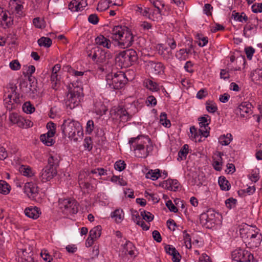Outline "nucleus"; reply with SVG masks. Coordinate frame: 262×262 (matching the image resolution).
I'll list each match as a JSON object with an SVG mask.
<instances>
[{
  "instance_id": "1",
  "label": "nucleus",
  "mask_w": 262,
  "mask_h": 262,
  "mask_svg": "<svg viewBox=\"0 0 262 262\" xmlns=\"http://www.w3.org/2000/svg\"><path fill=\"white\" fill-rule=\"evenodd\" d=\"M111 37L118 41V46L123 49L130 47L134 41L131 30L126 26H115L112 30Z\"/></svg>"
},
{
  "instance_id": "2",
  "label": "nucleus",
  "mask_w": 262,
  "mask_h": 262,
  "mask_svg": "<svg viewBox=\"0 0 262 262\" xmlns=\"http://www.w3.org/2000/svg\"><path fill=\"white\" fill-rule=\"evenodd\" d=\"M150 139L148 136L139 135L137 137L131 138L128 141L130 149L135 152L136 157L145 158L151 150V147L147 143H150Z\"/></svg>"
},
{
  "instance_id": "3",
  "label": "nucleus",
  "mask_w": 262,
  "mask_h": 262,
  "mask_svg": "<svg viewBox=\"0 0 262 262\" xmlns=\"http://www.w3.org/2000/svg\"><path fill=\"white\" fill-rule=\"evenodd\" d=\"M63 135L68 136L71 140L77 141L82 139L83 133L81 124L77 121L68 119L64 120L61 126Z\"/></svg>"
},
{
  "instance_id": "4",
  "label": "nucleus",
  "mask_w": 262,
  "mask_h": 262,
  "mask_svg": "<svg viewBox=\"0 0 262 262\" xmlns=\"http://www.w3.org/2000/svg\"><path fill=\"white\" fill-rule=\"evenodd\" d=\"M138 58L136 51L130 49L120 52L116 57L115 61L121 68H126L134 64Z\"/></svg>"
},
{
  "instance_id": "5",
  "label": "nucleus",
  "mask_w": 262,
  "mask_h": 262,
  "mask_svg": "<svg viewBox=\"0 0 262 262\" xmlns=\"http://www.w3.org/2000/svg\"><path fill=\"white\" fill-rule=\"evenodd\" d=\"M105 80L106 86L114 90H119L123 88L128 80L125 74L121 71L107 74Z\"/></svg>"
},
{
  "instance_id": "6",
  "label": "nucleus",
  "mask_w": 262,
  "mask_h": 262,
  "mask_svg": "<svg viewBox=\"0 0 262 262\" xmlns=\"http://www.w3.org/2000/svg\"><path fill=\"white\" fill-rule=\"evenodd\" d=\"M83 96L82 88L75 86L73 89L70 88L67 96V99L65 102L67 107L71 110L74 108L78 105Z\"/></svg>"
},
{
  "instance_id": "7",
  "label": "nucleus",
  "mask_w": 262,
  "mask_h": 262,
  "mask_svg": "<svg viewBox=\"0 0 262 262\" xmlns=\"http://www.w3.org/2000/svg\"><path fill=\"white\" fill-rule=\"evenodd\" d=\"M59 207L62 213L66 215L76 214L78 211L77 201L71 199H60Z\"/></svg>"
},
{
  "instance_id": "8",
  "label": "nucleus",
  "mask_w": 262,
  "mask_h": 262,
  "mask_svg": "<svg viewBox=\"0 0 262 262\" xmlns=\"http://www.w3.org/2000/svg\"><path fill=\"white\" fill-rule=\"evenodd\" d=\"M47 128H49L48 132L40 135V141L46 145L50 146H52L55 142L53 139L55 134V125L53 122L48 123L47 125Z\"/></svg>"
},
{
  "instance_id": "9",
  "label": "nucleus",
  "mask_w": 262,
  "mask_h": 262,
  "mask_svg": "<svg viewBox=\"0 0 262 262\" xmlns=\"http://www.w3.org/2000/svg\"><path fill=\"white\" fill-rule=\"evenodd\" d=\"M126 106H130L131 107H133L134 111L132 112L129 111L128 108H126L121 105L118 106L117 110L116 112L120 120L123 122H126L130 120L137 110L135 103L126 105Z\"/></svg>"
},
{
  "instance_id": "10",
  "label": "nucleus",
  "mask_w": 262,
  "mask_h": 262,
  "mask_svg": "<svg viewBox=\"0 0 262 262\" xmlns=\"http://www.w3.org/2000/svg\"><path fill=\"white\" fill-rule=\"evenodd\" d=\"M88 56L91 57L97 64L105 63L106 60V52L98 48H94L91 53L88 52Z\"/></svg>"
},
{
  "instance_id": "11",
  "label": "nucleus",
  "mask_w": 262,
  "mask_h": 262,
  "mask_svg": "<svg viewBox=\"0 0 262 262\" xmlns=\"http://www.w3.org/2000/svg\"><path fill=\"white\" fill-rule=\"evenodd\" d=\"M200 219L201 223L207 228H211L215 225V213L212 210H208L207 212L202 213Z\"/></svg>"
},
{
  "instance_id": "12",
  "label": "nucleus",
  "mask_w": 262,
  "mask_h": 262,
  "mask_svg": "<svg viewBox=\"0 0 262 262\" xmlns=\"http://www.w3.org/2000/svg\"><path fill=\"white\" fill-rule=\"evenodd\" d=\"M24 192L32 200H36L38 195L39 188L35 183L27 182L24 186Z\"/></svg>"
},
{
  "instance_id": "13",
  "label": "nucleus",
  "mask_w": 262,
  "mask_h": 262,
  "mask_svg": "<svg viewBox=\"0 0 262 262\" xmlns=\"http://www.w3.org/2000/svg\"><path fill=\"white\" fill-rule=\"evenodd\" d=\"M57 173V169L47 165L41 171L39 174V178L42 182H46L53 179L56 176Z\"/></svg>"
},
{
  "instance_id": "14",
  "label": "nucleus",
  "mask_w": 262,
  "mask_h": 262,
  "mask_svg": "<svg viewBox=\"0 0 262 262\" xmlns=\"http://www.w3.org/2000/svg\"><path fill=\"white\" fill-rule=\"evenodd\" d=\"M252 105L251 103L245 101L242 102L235 110V112L237 115H240L241 117H247L252 113Z\"/></svg>"
},
{
  "instance_id": "15",
  "label": "nucleus",
  "mask_w": 262,
  "mask_h": 262,
  "mask_svg": "<svg viewBox=\"0 0 262 262\" xmlns=\"http://www.w3.org/2000/svg\"><path fill=\"white\" fill-rule=\"evenodd\" d=\"M87 5L86 0H73L69 4V9L72 12L81 11Z\"/></svg>"
},
{
  "instance_id": "16",
  "label": "nucleus",
  "mask_w": 262,
  "mask_h": 262,
  "mask_svg": "<svg viewBox=\"0 0 262 262\" xmlns=\"http://www.w3.org/2000/svg\"><path fill=\"white\" fill-rule=\"evenodd\" d=\"M147 66L151 69L152 73L156 75L163 73L165 69L164 66L160 62H156L150 60L147 62Z\"/></svg>"
},
{
  "instance_id": "17",
  "label": "nucleus",
  "mask_w": 262,
  "mask_h": 262,
  "mask_svg": "<svg viewBox=\"0 0 262 262\" xmlns=\"http://www.w3.org/2000/svg\"><path fill=\"white\" fill-rule=\"evenodd\" d=\"M162 15H166V14L162 13L161 10H151L150 9L146 18L152 21H160L163 19Z\"/></svg>"
},
{
  "instance_id": "18",
  "label": "nucleus",
  "mask_w": 262,
  "mask_h": 262,
  "mask_svg": "<svg viewBox=\"0 0 262 262\" xmlns=\"http://www.w3.org/2000/svg\"><path fill=\"white\" fill-rule=\"evenodd\" d=\"M250 77L255 84L262 85V68L253 70L250 73Z\"/></svg>"
},
{
  "instance_id": "19",
  "label": "nucleus",
  "mask_w": 262,
  "mask_h": 262,
  "mask_svg": "<svg viewBox=\"0 0 262 262\" xmlns=\"http://www.w3.org/2000/svg\"><path fill=\"white\" fill-rule=\"evenodd\" d=\"M179 183L178 180L176 179H168L165 181L162 186L163 188L167 189L169 190L176 191L179 187Z\"/></svg>"
},
{
  "instance_id": "20",
  "label": "nucleus",
  "mask_w": 262,
  "mask_h": 262,
  "mask_svg": "<svg viewBox=\"0 0 262 262\" xmlns=\"http://www.w3.org/2000/svg\"><path fill=\"white\" fill-rule=\"evenodd\" d=\"M246 250H242V249L235 250L232 253V257L233 260L237 262H246Z\"/></svg>"
},
{
  "instance_id": "21",
  "label": "nucleus",
  "mask_w": 262,
  "mask_h": 262,
  "mask_svg": "<svg viewBox=\"0 0 262 262\" xmlns=\"http://www.w3.org/2000/svg\"><path fill=\"white\" fill-rule=\"evenodd\" d=\"M25 213L26 216L33 219H37L41 214L40 209L37 207H28L25 209Z\"/></svg>"
},
{
  "instance_id": "22",
  "label": "nucleus",
  "mask_w": 262,
  "mask_h": 262,
  "mask_svg": "<svg viewBox=\"0 0 262 262\" xmlns=\"http://www.w3.org/2000/svg\"><path fill=\"white\" fill-rule=\"evenodd\" d=\"M95 42L97 45L110 49L111 47V41L103 35H100L95 38Z\"/></svg>"
},
{
  "instance_id": "23",
  "label": "nucleus",
  "mask_w": 262,
  "mask_h": 262,
  "mask_svg": "<svg viewBox=\"0 0 262 262\" xmlns=\"http://www.w3.org/2000/svg\"><path fill=\"white\" fill-rule=\"evenodd\" d=\"M88 177L86 171H81L78 176V183L80 187L89 189L91 186L90 183L85 180V177Z\"/></svg>"
},
{
  "instance_id": "24",
  "label": "nucleus",
  "mask_w": 262,
  "mask_h": 262,
  "mask_svg": "<svg viewBox=\"0 0 262 262\" xmlns=\"http://www.w3.org/2000/svg\"><path fill=\"white\" fill-rule=\"evenodd\" d=\"M60 158L59 156L56 154L53 155H50L48 160V165L50 167H53L54 169H57V167L59 166V163Z\"/></svg>"
},
{
  "instance_id": "25",
  "label": "nucleus",
  "mask_w": 262,
  "mask_h": 262,
  "mask_svg": "<svg viewBox=\"0 0 262 262\" xmlns=\"http://www.w3.org/2000/svg\"><path fill=\"white\" fill-rule=\"evenodd\" d=\"M158 54L164 59L168 60L171 58L172 53L167 48H164L162 44L159 45Z\"/></svg>"
},
{
  "instance_id": "26",
  "label": "nucleus",
  "mask_w": 262,
  "mask_h": 262,
  "mask_svg": "<svg viewBox=\"0 0 262 262\" xmlns=\"http://www.w3.org/2000/svg\"><path fill=\"white\" fill-rule=\"evenodd\" d=\"M9 118L11 123L17 124L19 127H20V126H23L24 125L22 123L23 117L16 113H11Z\"/></svg>"
},
{
  "instance_id": "27",
  "label": "nucleus",
  "mask_w": 262,
  "mask_h": 262,
  "mask_svg": "<svg viewBox=\"0 0 262 262\" xmlns=\"http://www.w3.org/2000/svg\"><path fill=\"white\" fill-rule=\"evenodd\" d=\"M144 85L152 92H158L160 90L158 84L149 79L144 80Z\"/></svg>"
},
{
  "instance_id": "28",
  "label": "nucleus",
  "mask_w": 262,
  "mask_h": 262,
  "mask_svg": "<svg viewBox=\"0 0 262 262\" xmlns=\"http://www.w3.org/2000/svg\"><path fill=\"white\" fill-rule=\"evenodd\" d=\"M124 212L122 209H116L111 213V217L114 219L117 223H120L124 219Z\"/></svg>"
},
{
  "instance_id": "29",
  "label": "nucleus",
  "mask_w": 262,
  "mask_h": 262,
  "mask_svg": "<svg viewBox=\"0 0 262 262\" xmlns=\"http://www.w3.org/2000/svg\"><path fill=\"white\" fill-rule=\"evenodd\" d=\"M189 146L187 144H184L178 152V157L177 160L181 161L186 159L188 154Z\"/></svg>"
},
{
  "instance_id": "30",
  "label": "nucleus",
  "mask_w": 262,
  "mask_h": 262,
  "mask_svg": "<svg viewBox=\"0 0 262 262\" xmlns=\"http://www.w3.org/2000/svg\"><path fill=\"white\" fill-rule=\"evenodd\" d=\"M233 140L232 136L230 133L221 135L219 138V142L222 145H228Z\"/></svg>"
},
{
  "instance_id": "31",
  "label": "nucleus",
  "mask_w": 262,
  "mask_h": 262,
  "mask_svg": "<svg viewBox=\"0 0 262 262\" xmlns=\"http://www.w3.org/2000/svg\"><path fill=\"white\" fill-rule=\"evenodd\" d=\"M232 17H233L234 19L239 22H247L248 20V17L244 12L239 13L236 12L235 11H233L232 13Z\"/></svg>"
},
{
  "instance_id": "32",
  "label": "nucleus",
  "mask_w": 262,
  "mask_h": 262,
  "mask_svg": "<svg viewBox=\"0 0 262 262\" xmlns=\"http://www.w3.org/2000/svg\"><path fill=\"white\" fill-rule=\"evenodd\" d=\"M198 120L200 121V127H208L209 129H210V127L208 126L211 122V118L209 115H205L204 116L199 118Z\"/></svg>"
},
{
  "instance_id": "33",
  "label": "nucleus",
  "mask_w": 262,
  "mask_h": 262,
  "mask_svg": "<svg viewBox=\"0 0 262 262\" xmlns=\"http://www.w3.org/2000/svg\"><path fill=\"white\" fill-rule=\"evenodd\" d=\"M218 182L222 190L228 191L230 189V184L225 177H220Z\"/></svg>"
},
{
  "instance_id": "34",
  "label": "nucleus",
  "mask_w": 262,
  "mask_h": 262,
  "mask_svg": "<svg viewBox=\"0 0 262 262\" xmlns=\"http://www.w3.org/2000/svg\"><path fill=\"white\" fill-rule=\"evenodd\" d=\"M37 42L40 47L49 48L52 44L51 38L46 37H41L38 40Z\"/></svg>"
},
{
  "instance_id": "35",
  "label": "nucleus",
  "mask_w": 262,
  "mask_h": 262,
  "mask_svg": "<svg viewBox=\"0 0 262 262\" xmlns=\"http://www.w3.org/2000/svg\"><path fill=\"white\" fill-rule=\"evenodd\" d=\"M102 228L98 225L92 229L89 233V235L96 239H98L101 234Z\"/></svg>"
},
{
  "instance_id": "36",
  "label": "nucleus",
  "mask_w": 262,
  "mask_h": 262,
  "mask_svg": "<svg viewBox=\"0 0 262 262\" xmlns=\"http://www.w3.org/2000/svg\"><path fill=\"white\" fill-rule=\"evenodd\" d=\"M134 10L137 13L146 18L150 8L148 7H143L139 5H136L134 7Z\"/></svg>"
},
{
  "instance_id": "37",
  "label": "nucleus",
  "mask_w": 262,
  "mask_h": 262,
  "mask_svg": "<svg viewBox=\"0 0 262 262\" xmlns=\"http://www.w3.org/2000/svg\"><path fill=\"white\" fill-rule=\"evenodd\" d=\"M135 248V246L132 242L130 241H127L124 245L123 252H124L126 254H129L130 256H133L135 254L134 251V249Z\"/></svg>"
},
{
  "instance_id": "38",
  "label": "nucleus",
  "mask_w": 262,
  "mask_h": 262,
  "mask_svg": "<svg viewBox=\"0 0 262 262\" xmlns=\"http://www.w3.org/2000/svg\"><path fill=\"white\" fill-rule=\"evenodd\" d=\"M11 187L5 181L0 180V193L6 195L10 191Z\"/></svg>"
},
{
  "instance_id": "39",
  "label": "nucleus",
  "mask_w": 262,
  "mask_h": 262,
  "mask_svg": "<svg viewBox=\"0 0 262 262\" xmlns=\"http://www.w3.org/2000/svg\"><path fill=\"white\" fill-rule=\"evenodd\" d=\"M161 176L160 170L157 169L156 170H150L146 174V178L150 179L152 180H156Z\"/></svg>"
},
{
  "instance_id": "40",
  "label": "nucleus",
  "mask_w": 262,
  "mask_h": 262,
  "mask_svg": "<svg viewBox=\"0 0 262 262\" xmlns=\"http://www.w3.org/2000/svg\"><path fill=\"white\" fill-rule=\"evenodd\" d=\"M206 110L210 113H214L217 110V106L213 101L208 100L205 103Z\"/></svg>"
},
{
  "instance_id": "41",
  "label": "nucleus",
  "mask_w": 262,
  "mask_h": 262,
  "mask_svg": "<svg viewBox=\"0 0 262 262\" xmlns=\"http://www.w3.org/2000/svg\"><path fill=\"white\" fill-rule=\"evenodd\" d=\"M4 21L7 27H9L13 25V19L11 17H8L7 12L5 11L2 14V16H0V22Z\"/></svg>"
},
{
  "instance_id": "42",
  "label": "nucleus",
  "mask_w": 262,
  "mask_h": 262,
  "mask_svg": "<svg viewBox=\"0 0 262 262\" xmlns=\"http://www.w3.org/2000/svg\"><path fill=\"white\" fill-rule=\"evenodd\" d=\"M160 122L166 127H169L171 126L170 121L167 119V114L165 112L161 113L160 115Z\"/></svg>"
},
{
  "instance_id": "43",
  "label": "nucleus",
  "mask_w": 262,
  "mask_h": 262,
  "mask_svg": "<svg viewBox=\"0 0 262 262\" xmlns=\"http://www.w3.org/2000/svg\"><path fill=\"white\" fill-rule=\"evenodd\" d=\"M20 171L24 176L31 177L33 176V173L31 167L22 165L20 168Z\"/></svg>"
},
{
  "instance_id": "44",
  "label": "nucleus",
  "mask_w": 262,
  "mask_h": 262,
  "mask_svg": "<svg viewBox=\"0 0 262 262\" xmlns=\"http://www.w3.org/2000/svg\"><path fill=\"white\" fill-rule=\"evenodd\" d=\"M183 240L184 242L185 246L186 248L190 249L191 248L192 246L190 235L189 234L187 233L186 230H184L183 231Z\"/></svg>"
},
{
  "instance_id": "45",
  "label": "nucleus",
  "mask_w": 262,
  "mask_h": 262,
  "mask_svg": "<svg viewBox=\"0 0 262 262\" xmlns=\"http://www.w3.org/2000/svg\"><path fill=\"white\" fill-rule=\"evenodd\" d=\"M223 154L220 152H219V159L217 160H215L213 161V166L214 168L217 171H220L222 169V155Z\"/></svg>"
},
{
  "instance_id": "46",
  "label": "nucleus",
  "mask_w": 262,
  "mask_h": 262,
  "mask_svg": "<svg viewBox=\"0 0 262 262\" xmlns=\"http://www.w3.org/2000/svg\"><path fill=\"white\" fill-rule=\"evenodd\" d=\"M23 109L27 114H31L35 111L34 107L30 102H25L23 105Z\"/></svg>"
},
{
  "instance_id": "47",
  "label": "nucleus",
  "mask_w": 262,
  "mask_h": 262,
  "mask_svg": "<svg viewBox=\"0 0 262 262\" xmlns=\"http://www.w3.org/2000/svg\"><path fill=\"white\" fill-rule=\"evenodd\" d=\"M141 215L142 216L143 219L147 222L152 221L154 219V216L150 212L146 211L145 210L141 211Z\"/></svg>"
},
{
  "instance_id": "48",
  "label": "nucleus",
  "mask_w": 262,
  "mask_h": 262,
  "mask_svg": "<svg viewBox=\"0 0 262 262\" xmlns=\"http://www.w3.org/2000/svg\"><path fill=\"white\" fill-rule=\"evenodd\" d=\"M99 254V249L98 246L95 245L93 247L92 252L91 253V257L88 259L89 261H91L97 258Z\"/></svg>"
},
{
  "instance_id": "49",
  "label": "nucleus",
  "mask_w": 262,
  "mask_h": 262,
  "mask_svg": "<svg viewBox=\"0 0 262 262\" xmlns=\"http://www.w3.org/2000/svg\"><path fill=\"white\" fill-rule=\"evenodd\" d=\"M190 133L191 134L190 137L193 140H195V141H196L197 138L200 136V133L198 132L196 128L194 126H191L190 127Z\"/></svg>"
},
{
  "instance_id": "50",
  "label": "nucleus",
  "mask_w": 262,
  "mask_h": 262,
  "mask_svg": "<svg viewBox=\"0 0 262 262\" xmlns=\"http://www.w3.org/2000/svg\"><path fill=\"white\" fill-rule=\"evenodd\" d=\"M237 200L233 198H230L225 201L226 207L229 209H231L235 206Z\"/></svg>"
},
{
  "instance_id": "51",
  "label": "nucleus",
  "mask_w": 262,
  "mask_h": 262,
  "mask_svg": "<svg viewBox=\"0 0 262 262\" xmlns=\"http://www.w3.org/2000/svg\"><path fill=\"white\" fill-rule=\"evenodd\" d=\"M145 103L147 106H155L157 105V99L152 96L150 95L147 97Z\"/></svg>"
},
{
  "instance_id": "52",
  "label": "nucleus",
  "mask_w": 262,
  "mask_h": 262,
  "mask_svg": "<svg viewBox=\"0 0 262 262\" xmlns=\"http://www.w3.org/2000/svg\"><path fill=\"white\" fill-rule=\"evenodd\" d=\"M125 165L126 164L124 161L119 160L115 163L114 167L116 170L121 171L125 169Z\"/></svg>"
},
{
  "instance_id": "53",
  "label": "nucleus",
  "mask_w": 262,
  "mask_h": 262,
  "mask_svg": "<svg viewBox=\"0 0 262 262\" xmlns=\"http://www.w3.org/2000/svg\"><path fill=\"white\" fill-rule=\"evenodd\" d=\"M245 53L247 55V57L248 59L251 60L252 56L255 53V49L252 47H248L245 49Z\"/></svg>"
},
{
  "instance_id": "54",
  "label": "nucleus",
  "mask_w": 262,
  "mask_h": 262,
  "mask_svg": "<svg viewBox=\"0 0 262 262\" xmlns=\"http://www.w3.org/2000/svg\"><path fill=\"white\" fill-rule=\"evenodd\" d=\"M166 42L171 50H174L176 48L177 43L173 37H168L166 40Z\"/></svg>"
},
{
  "instance_id": "55",
  "label": "nucleus",
  "mask_w": 262,
  "mask_h": 262,
  "mask_svg": "<svg viewBox=\"0 0 262 262\" xmlns=\"http://www.w3.org/2000/svg\"><path fill=\"white\" fill-rule=\"evenodd\" d=\"M40 256L45 261L48 262H51L53 259L52 256L50 255L46 250H42L40 253Z\"/></svg>"
},
{
  "instance_id": "56",
  "label": "nucleus",
  "mask_w": 262,
  "mask_h": 262,
  "mask_svg": "<svg viewBox=\"0 0 262 262\" xmlns=\"http://www.w3.org/2000/svg\"><path fill=\"white\" fill-rule=\"evenodd\" d=\"M94 121L92 120H89L86 123V133L91 134L94 129Z\"/></svg>"
},
{
  "instance_id": "57",
  "label": "nucleus",
  "mask_w": 262,
  "mask_h": 262,
  "mask_svg": "<svg viewBox=\"0 0 262 262\" xmlns=\"http://www.w3.org/2000/svg\"><path fill=\"white\" fill-rule=\"evenodd\" d=\"M10 68L14 71L18 70L20 68V64L17 60H12L10 62Z\"/></svg>"
},
{
  "instance_id": "58",
  "label": "nucleus",
  "mask_w": 262,
  "mask_h": 262,
  "mask_svg": "<svg viewBox=\"0 0 262 262\" xmlns=\"http://www.w3.org/2000/svg\"><path fill=\"white\" fill-rule=\"evenodd\" d=\"M166 206L171 212L176 213L178 211V208L174 206L171 200L167 201L166 203Z\"/></svg>"
},
{
  "instance_id": "59",
  "label": "nucleus",
  "mask_w": 262,
  "mask_h": 262,
  "mask_svg": "<svg viewBox=\"0 0 262 262\" xmlns=\"http://www.w3.org/2000/svg\"><path fill=\"white\" fill-rule=\"evenodd\" d=\"M130 211L132 213V219L136 224L137 223V221L139 222L142 220L137 211L132 209L130 210Z\"/></svg>"
},
{
  "instance_id": "60",
  "label": "nucleus",
  "mask_w": 262,
  "mask_h": 262,
  "mask_svg": "<svg viewBox=\"0 0 262 262\" xmlns=\"http://www.w3.org/2000/svg\"><path fill=\"white\" fill-rule=\"evenodd\" d=\"M88 21L89 23L93 25H96L99 21V18L96 14H92L89 15L88 17Z\"/></svg>"
},
{
  "instance_id": "61",
  "label": "nucleus",
  "mask_w": 262,
  "mask_h": 262,
  "mask_svg": "<svg viewBox=\"0 0 262 262\" xmlns=\"http://www.w3.org/2000/svg\"><path fill=\"white\" fill-rule=\"evenodd\" d=\"M208 92L205 89H201L196 94V98L199 99H202L207 96Z\"/></svg>"
},
{
  "instance_id": "62",
  "label": "nucleus",
  "mask_w": 262,
  "mask_h": 262,
  "mask_svg": "<svg viewBox=\"0 0 262 262\" xmlns=\"http://www.w3.org/2000/svg\"><path fill=\"white\" fill-rule=\"evenodd\" d=\"M109 7L106 2H99L97 5V10L102 12L108 9Z\"/></svg>"
},
{
  "instance_id": "63",
  "label": "nucleus",
  "mask_w": 262,
  "mask_h": 262,
  "mask_svg": "<svg viewBox=\"0 0 262 262\" xmlns=\"http://www.w3.org/2000/svg\"><path fill=\"white\" fill-rule=\"evenodd\" d=\"M252 10L254 13L262 12V3H255L252 6Z\"/></svg>"
},
{
  "instance_id": "64",
  "label": "nucleus",
  "mask_w": 262,
  "mask_h": 262,
  "mask_svg": "<svg viewBox=\"0 0 262 262\" xmlns=\"http://www.w3.org/2000/svg\"><path fill=\"white\" fill-rule=\"evenodd\" d=\"M213 9V7L209 4H206L204 7V12L207 16H211L212 13L211 10Z\"/></svg>"
}]
</instances>
